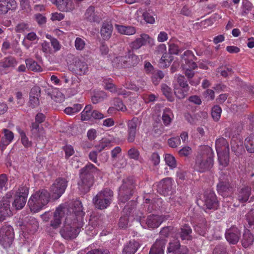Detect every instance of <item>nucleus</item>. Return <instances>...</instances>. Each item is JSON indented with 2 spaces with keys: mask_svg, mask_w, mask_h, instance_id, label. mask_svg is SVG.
<instances>
[{
  "mask_svg": "<svg viewBox=\"0 0 254 254\" xmlns=\"http://www.w3.org/2000/svg\"><path fill=\"white\" fill-rule=\"evenodd\" d=\"M28 194V188L21 186L8 192L0 202V221L4 220L11 215L10 202L14 195L12 207L15 209H22L25 205Z\"/></svg>",
  "mask_w": 254,
  "mask_h": 254,
  "instance_id": "nucleus-1",
  "label": "nucleus"
},
{
  "mask_svg": "<svg viewBox=\"0 0 254 254\" xmlns=\"http://www.w3.org/2000/svg\"><path fill=\"white\" fill-rule=\"evenodd\" d=\"M74 208L71 212L64 205H60L56 210L54 214V222H79L84 215L81 202L76 200L74 202Z\"/></svg>",
  "mask_w": 254,
  "mask_h": 254,
  "instance_id": "nucleus-2",
  "label": "nucleus"
},
{
  "mask_svg": "<svg viewBox=\"0 0 254 254\" xmlns=\"http://www.w3.org/2000/svg\"><path fill=\"white\" fill-rule=\"evenodd\" d=\"M50 194L48 190H41L32 194L28 201L31 212L36 213L42 210L49 202Z\"/></svg>",
  "mask_w": 254,
  "mask_h": 254,
  "instance_id": "nucleus-3",
  "label": "nucleus"
},
{
  "mask_svg": "<svg viewBox=\"0 0 254 254\" xmlns=\"http://www.w3.org/2000/svg\"><path fill=\"white\" fill-rule=\"evenodd\" d=\"M99 171L93 164H88L80 170V180L78 182V188L82 192L89 191L93 184L92 173Z\"/></svg>",
  "mask_w": 254,
  "mask_h": 254,
  "instance_id": "nucleus-4",
  "label": "nucleus"
},
{
  "mask_svg": "<svg viewBox=\"0 0 254 254\" xmlns=\"http://www.w3.org/2000/svg\"><path fill=\"white\" fill-rule=\"evenodd\" d=\"M113 198V192L109 189L99 191L93 198V202L96 208L99 209L107 208L111 203Z\"/></svg>",
  "mask_w": 254,
  "mask_h": 254,
  "instance_id": "nucleus-5",
  "label": "nucleus"
},
{
  "mask_svg": "<svg viewBox=\"0 0 254 254\" xmlns=\"http://www.w3.org/2000/svg\"><path fill=\"white\" fill-rule=\"evenodd\" d=\"M81 224V223H64L60 231L61 236L67 240L76 237L82 227Z\"/></svg>",
  "mask_w": 254,
  "mask_h": 254,
  "instance_id": "nucleus-6",
  "label": "nucleus"
},
{
  "mask_svg": "<svg viewBox=\"0 0 254 254\" xmlns=\"http://www.w3.org/2000/svg\"><path fill=\"white\" fill-rule=\"evenodd\" d=\"M134 188L133 182L132 179L127 178L124 180L122 185L119 190L120 200L125 202L132 195Z\"/></svg>",
  "mask_w": 254,
  "mask_h": 254,
  "instance_id": "nucleus-7",
  "label": "nucleus"
},
{
  "mask_svg": "<svg viewBox=\"0 0 254 254\" xmlns=\"http://www.w3.org/2000/svg\"><path fill=\"white\" fill-rule=\"evenodd\" d=\"M67 185V181L64 178L56 180L50 188V195L53 199H59L64 192Z\"/></svg>",
  "mask_w": 254,
  "mask_h": 254,
  "instance_id": "nucleus-8",
  "label": "nucleus"
},
{
  "mask_svg": "<svg viewBox=\"0 0 254 254\" xmlns=\"http://www.w3.org/2000/svg\"><path fill=\"white\" fill-rule=\"evenodd\" d=\"M13 239V229L11 226L4 225L0 229V244L4 248L10 247Z\"/></svg>",
  "mask_w": 254,
  "mask_h": 254,
  "instance_id": "nucleus-9",
  "label": "nucleus"
},
{
  "mask_svg": "<svg viewBox=\"0 0 254 254\" xmlns=\"http://www.w3.org/2000/svg\"><path fill=\"white\" fill-rule=\"evenodd\" d=\"M213 165V160L211 156L199 155L196 160V167L200 172H204L210 169Z\"/></svg>",
  "mask_w": 254,
  "mask_h": 254,
  "instance_id": "nucleus-10",
  "label": "nucleus"
},
{
  "mask_svg": "<svg viewBox=\"0 0 254 254\" xmlns=\"http://www.w3.org/2000/svg\"><path fill=\"white\" fill-rule=\"evenodd\" d=\"M154 39L146 34H141L140 37L136 38L131 43V47L132 49H139L142 46L154 45Z\"/></svg>",
  "mask_w": 254,
  "mask_h": 254,
  "instance_id": "nucleus-11",
  "label": "nucleus"
},
{
  "mask_svg": "<svg viewBox=\"0 0 254 254\" xmlns=\"http://www.w3.org/2000/svg\"><path fill=\"white\" fill-rule=\"evenodd\" d=\"M181 58L182 66L183 65H188L192 69H196L197 67V64L194 62L196 58L191 51L187 50L185 51L181 55Z\"/></svg>",
  "mask_w": 254,
  "mask_h": 254,
  "instance_id": "nucleus-12",
  "label": "nucleus"
},
{
  "mask_svg": "<svg viewBox=\"0 0 254 254\" xmlns=\"http://www.w3.org/2000/svg\"><path fill=\"white\" fill-rule=\"evenodd\" d=\"M173 180L170 178H166L159 183L158 191L163 195H167L173 190Z\"/></svg>",
  "mask_w": 254,
  "mask_h": 254,
  "instance_id": "nucleus-13",
  "label": "nucleus"
},
{
  "mask_svg": "<svg viewBox=\"0 0 254 254\" xmlns=\"http://www.w3.org/2000/svg\"><path fill=\"white\" fill-rule=\"evenodd\" d=\"M103 85L105 88L110 92L123 95L124 97L128 96L130 94V92H127L125 89L117 88L110 78L105 79L103 81Z\"/></svg>",
  "mask_w": 254,
  "mask_h": 254,
  "instance_id": "nucleus-14",
  "label": "nucleus"
},
{
  "mask_svg": "<svg viewBox=\"0 0 254 254\" xmlns=\"http://www.w3.org/2000/svg\"><path fill=\"white\" fill-rule=\"evenodd\" d=\"M203 201L207 208L215 209L218 206V201L213 191H207L204 194Z\"/></svg>",
  "mask_w": 254,
  "mask_h": 254,
  "instance_id": "nucleus-15",
  "label": "nucleus"
},
{
  "mask_svg": "<svg viewBox=\"0 0 254 254\" xmlns=\"http://www.w3.org/2000/svg\"><path fill=\"white\" fill-rule=\"evenodd\" d=\"M240 232L236 227L232 226L227 229L225 233V238L227 241L231 244H237L240 239Z\"/></svg>",
  "mask_w": 254,
  "mask_h": 254,
  "instance_id": "nucleus-16",
  "label": "nucleus"
},
{
  "mask_svg": "<svg viewBox=\"0 0 254 254\" xmlns=\"http://www.w3.org/2000/svg\"><path fill=\"white\" fill-rule=\"evenodd\" d=\"M3 135L1 137L0 141V149L3 151L6 147L13 141L14 133L10 130L3 128L2 130Z\"/></svg>",
  "mask_w": 254,
  "mask_h": 254,
  "instance_id": "nucleus-17",
  "label": "nucleus"
},
{
  "mask_svg": "<svg viewBox=\"0 0 254 254\" xmlns=\"http://www.w3.org/2000/svg\"><path fill=\"white\" fill-rule=\"evenodd\" d=\"M53 3L62 11L70 12L74 8L72 0H54Z\"/></svg>",
  "mask_w": 254,
  "mask_h": 254,
  "instance_id": "nucleus-18",
  "label": "nucleus"
},
{
  "mask_svg": "<svg viewBox=\"0 0 254 254\" xmlns=\"http://www.w3.org/2000/svg\"><path fill=\"white\" fill-rule=\"evenodd\" d=\"M72 70L80 75L85 74L88 70V65L83 60L77 59L74 63Z\"/></svg>",
  "mask_w": 254,
  "mask_h": 254,
  "instance_id": "nucleus-19",
  "label": "nucleus"
},
{
  "mask_svg": "<svg viewBox=\"0 0 254 254\" xmlns=\"http://www.w3.org/2000/svg\"><path fill=\"white\" fill-rule=\"evenodd\" d=\"M85 18L90 22H99L101 20L99 12L95 10V7L89 6L86 10Z\"/></svg>",
  "mask_w": 254,
  "mask_h": 254,
  "instance_id": "nucleus-20",
  "label": "nucleus"
},
{
  "mask_svg": "<svg viewBox=\"0 0 254 254\" xmlns=\"http://www.w3.org/2000/svg\"><path fill=\"white\" fill-rule=\"evenodd\" d=\"M40 89L38 86L33 87L30 93L29 104L32 108H35L39 106Z\"/></svg>",
  "mask_w": 254,
  "mask_h": 254,
  "instance_id": "nucleus-21",
  "label": "nucleus"
},
{
  "mask_svg": "<svg viewBox=\"0 0 254 254\" xmlns=\"http://www.w3.org/2000/svg\"><path fill=\"white\" fill-rule=\"evenodd\" d=\"M218 193L223 197H227L231 194L233 188L228 182H220L217 186Z\"/></svg>",
  "mask_w": 254,
  "mask_h": 254,
  "instance_id": "nucleus-22",
  "label": "nucleus"
},
{
  "mask_svg": "<svg viewBox=\"0 0 254 254\" xmlns=\"http://www.w3.org/2000/svg\"><path fill=\"white\" fill-rule=\"evenodd\" d=\"M16 6L15 0H0V13L6 14L9 10L15 9Z\"/></svg>",
  "mask_w": 254,
  "mask_h": 254,
  "instance_id": "nucleus-23",
  "label": "nucleus"
},
{
  "mask_svg": "<svg viewBox=\"0 0 254 254\" xmlns=\"http://www.w3.org/2000/svg\"><path fill=\"white\" fill-rule=\"evenodd\" d=\"M113 29V26L110 22H104L103 23L100 33L103 40H108L111 38Z\"/></svg>",
  "mask_w": 254,
  "mask_h": 254,
  "instance_id": "nucleus-24",
  "label": "nucleus"
},
{
  "mask_svg": "<svg viewBox=\"0 0 254 254\" xmlns=\"http://www.w3.org/2000/svg\"><path fill=\"white\" fill-rule=\"evenodd\" d=\"M251 194V188L250 187H244L238 190L237 199L242 203L246 202L249 199Z\"/></svg>",
  "mask_w": 254,
  "mask_h": 254,
  "instance_id": "nucleus-25",
  "label": "nucleus"
},
{
  "mask_svg": "<svg viewBox=\"0 0 254 254\" xmlns=\"http://www.w3.org/2000/svg\"><path fill=\"white\" fill-rule=\"evenodd\" d=\"M111 61L114 67L117 68L127 67V55L114 57L111 59Z\"/></svg>",
  "mask_w": 254,
  "mask_h": 254,
  "instance_id": "nucleus-26",
  "label": "nucleus"
},
{
  "mask_svg": "<svg viewBox=\"0 0 254 254\" xmlns=\"http://www.w3.org/2000/svg\"><path fill=\"white\" fill-rule=\"evenodd\" d=\"M165 242L164 240H157L150 249L149 254H164Z\"/></svg>",
  "mask_w": 254,
  "mask_h": 254,
  "instance_id": "nucleus-27",
  "label": "nucleus"
},
{
  "mask_svg": "<svg viewBox=\"0 0 254 254\" xmlns=\"http://www.w3.org/2000/svg\"><path fill=\"white\" fill-rule=\"evenodd\" d=\"M215 148L217 153L229 151V144L227 140L223 138H219L215 142Z\"/></svg>",
  "mask_w": 254,
  "mask_h": 254,
  "instance_id": "nucleus-28",
  "label": "nucleus"
},
{
  "mask_svg": "<svg viewBox=\"0 0 254 254\" xmlns=\"http://www.w3.org/2000/svg\"><path fill=\"white\" fill-rule=\"evenodd\" d=\"M140 247V244L135 241H130L124 248L123 254H134Z\"/></svg>",
  "mask_w": 254,
  "mask_h": 254,
  "instance_id": "nucleus-29",
  "label": "nucleus"
},
{
  "mask_svg": "<svg viewBox=\"0 0 254 254\" xmlns=\"http://www.w3.org/2000/svg\"><path fill=\"white\" fill-rule=\"evenodd\" d=\"M115 27L118 32L121 34L132 35L136 33V29L133 26L116 24Z\"/></svg>",
  "mask_w": 254,
  "mask_h": 254,
  "instance_id": "nucleus-30",
  "label": "nucleus"
},
{
  "mask_svg": "<svg viewBox=\"0 0 254 254\" xmlns=\"http://www.w3.org/2000/svg\"><path fill=\"white\" fill-rule=\"evenodd\" d=\"M17 64V61L16 59L9 56L4 58L0 62V67L3 68L14 67Z\"/></svg>",
  "mask_w": 254,
  "mask_h": 254,
  "instance_id": "nucleus-31",
  "label": "nucleus"
},
{
  "mask_svg": "<svg viewBox=\"0 0 254 254\" xmlns=\"http://www.w3.org/2000/svg\"><path fill=\"white\" fill-rule=\"evenodd\" d=\"M249 13L254 15V7L249 1L243 0L241 6V15L245 16Z\"/></svg>",
  "mask_w": 254,
  "mask_h": 254,
  "instance_id": "nucleus-32",
  "label": "nucleus"
},
{
  "mask_svg": "<svg viewBox=\"0 0 254 254\" xmlns=\"http://www.w3.org/2000/svg\"><path fill=\"white\" fill-rule=\"evenodd\" d=\"M174 118V115L172 110L168 108L163 110L162 119L165 126H168L170 125Z\"/></svg>",
  "mask_w": 254,
  "mask_h": 254,
  "instance_id": "nucleus-33",
  "label": "nucleus"
},
{
  "mask_svg": "<svg viewBox=\"0 0 254 254\" xmlns=\"http://www.w3.org/2000/svg\"><path fill=\"white\" fill-rule=\"evenodd\" d=\"M219 165L221 169L228 166L229 162V151L217 153Z\"/></svg>",
  "mask_w": 254,
  "mask_h": 254,
  "instance_id": "nucleus-34",
  "label": "nucleus"
},
{
  "mask_svg": "<svg viewBox=\"0 0 254 254\" xmlns=\"http://www.w3.org/2000/svg\"><path fill=\"white\" fill-rule=\"evenodd\" d=\"M174 94L177 98L181 99L184 98L187 95L189 87L184 88L179 86L178 84L174 83Z\"/></svg>",
  "mask_w": 254,
  "mask_h": 254,
  "instance_id": "nucleus-35",
  "label": "nucleus"
},
{
  "mask_svg": "<svg viewBox=\"0 0 254 254\" xmlns=\"http://www.w3.org/2000/svg\"><path fill=\"white\" fill-rule=\"evenodd\" d=\"M254 239V236L250 231L248 229L245 230L242 240L243 246L245 248H247L251 246L253 243Z\"/></svg>",
  "mask_w": 254,
  "mask_h": 254,
  "instance_id": "nucleus-36",
  "label": "nucleus"
},
{
  "mask_svg": "<svg viewBox=\"0 0 254 254\" xmlns=\"http://www.w3.org/2000/svg\"><path fill=\"white\" fill-rule=\"evenodd\" d=\"M26 67L29 70L34 71L40 72L42 69L40 65L37 62L31 59H26L25 60Z\"/></svg>",
  "mask_w": 254,
  "mask_h": 254,
  "instance_id": "nucleus-37",
  "label": "nucleus"
},
{
  "mask_svg": "<svg viewBox=\"0 0 254 254\" xmlns=\"http://www.w3.org/2000/svg\"><path fill=\"white\" fill-rule=\"evenodd\" d=\"M177 40L171 39L168 43L169 51L171 55H178L180 52V49L179 47Z\"/></svg>",
  "mask_w": 254,
  "mask_h": 254,
  "instance_id": "nucleus-38",
  "label": "nucleus"
},
{
  "mask_svg": "<svg viewBox=\"0 0 254 254\" xmlns=\"http://www.w3.org/2000/svg\"><path fill=\"white\" fill-rule=\"evenodd\" d=\"M191 229L190 226L185 224L181 229L180 232V237L183 240H189L191 239L190 234Z\"/></svg>",
  "mask_w": 254,
  "mask_h": 254,
  "instance_id": "nucleus-39",
  "label": "nucleus"
},
{
  "mask_svg": "<svg viewBox=\"0 0 254 254\" xmlns=\"http://www.w3.org/2000/svg\"><path fill=\"white\" fill-rule=\"evenodd\" d=\"M51 98L57 102H62L64 101V96L58 88H54L50 93Z\"/></svg>",
  "mask_w": 254,
  "mask_h": 254,
  "instance_id": "nucleus-40",
  "label": "nucleus"
},
{
  "mask_svg": "<svg viewBox=\"0 0 254 254\" xmlns=\"http://www.w3.org/2000/svg\"><path fill=\"white\" fill-rule=\"evenodd\" d=\"M172 60L173 57L171 55L165 53L160 60V65L161 67H168L170 65Z\"/></svg>",
  "mask_w": 254,
  "mask_h": 254,
  "instance_id": "nucleus-41",
  "label": "nucleus"
},
{
  "mask_svg": "<svg viewBox=\"0 0 254 254\" xmlns=\"http://www.w3.org/2000/svg\"><path fill=\"white\" fill-rule=\"evenodd\" d=\"M245 145L248 151L254 152V135H251L245 139Z\"/></svg>",
  "mask_w": 254,
  "mask_h": 254,
  "instance_id": "nucleus-42",
  "label": "nucleus"
},
{
  "mask_svg": "<svg viewBox=\"0 0 254 254\" xmlns=\"http://www.w3.org/2000/svg\"><path fill=\"white\" fill-rule=\"evenodd\" d=\"M92 106L88 105L85 106L83 111L81 112V120L87 121L92 118Z\"/></svg>",
  "mask_w": 254,
  "mask_h": 254,
  "instance_id": "nucleus-43",
  "label": "nucleus"
},
{
  "mask_svg": "<svg viewBox=\"0 0 254 254\" xmlns=\"http://www.w3.org/2000/svg\"><path fill=\"white\" fill-rule=\"evenodd\" d=\"M82 108V105L80 104H76L72 107H68L64 109V113L68 115H72L79 112Z\"/></svg>",
  "mask_w": 254,
  "mask_h": 254,
  "instance_id": "nucleus-44",
  "label": "nucleus"
},
{
  "mask_svg": "<svg viewBox=\"0 0 254 254\" xmlns=\"http://www.w3.org/2000/svg\"><path fill=\"white\" fill-rule=\"evenodd\" d=\"M18 133H19L20 137L21 138V143L25 147H29L32 146V142L29 140L27 137L25 132L20 129L18 130Z\"/></svg>",
  "mask_w": 254,
  "mask_h": 254,
  "instance_id": "nucleus-45",
  "label": "nucleus"
},
{
  "mask_svg": "<svg viewBox=\"0 0 254 254\" xmlns=\"http://www.w3.org/2000/svg\"><path fill=\"white\" fill-rule=\"evenodd\" d=\"M181 247L179 241L176 240L174 242H170L169 246L168 247V252L174 254L175 252H178Z\"/></svg>",
  "mask_w": 254,
  "mask_h": 254,
  "instance_id": "nucleus-46",
  "label": "nucleus"
},
{
  "mask_svg": "<svg viewBox=\"0 0 254 254\" xmlns=\"http://www.w3.org/2000/svg\"><path fill=\"white\" fill-rule=\"evenodd\" d=\"M139 58L137 56L132 53H129L127 56V67L137 64L139 63Z\"/></svg>",
  "mask_w": 254,
  "mask_h": 254,
  "instance_id": "nucleus-47",
  "label": "nucleus"
},
{
  "mask_svg": "<svg viewBox=\"0 0 254 254\" xmlns=\"http://www.w3.org/2000/svg\"><path fill=\"white\" fill-rule=\"evenodd\" d=\"M39 124L36 122L33 123L31 125V130L33 133H36L37 137L43 136L44 134V131L42 127H39Z\"/></svg>",
  "mask_w": 254,
  "mask_h": 254,
  "instance_id": "nucleus-48",
  "label": "nucleus"
},
{
  "mask_svg": "<svg viewBox=\"0 0 254 254\" xmlns=\"http://www.w3.org/2000/svg\"><path fill=\"white\" fill-rule=\"evenodd\" d=\"M164 159L166 164L171 169H173L176 167V161L173 156L170 154H166L165 155Z\"/></svg>",
  "mask_w": 254,
  "mask_h": 254,
  "instance_id": "nucleus-49",
  "label": "nucleus"
},
{
  "mask_svg": "<svg viewBox=\"0 0 254 254\" xmlns=\"http://www.w3.org/2000/svg\"><path fill=\"white\" fill-rule=\"evenodd\" d=\"M161 90L163 94L167 98L169 101H173L174 100V97L173 96L171 89L167 85L163 84L162 85Z\"/></svg>",
  "mask_w": 254,
  "mask_h": 254,
  "instance_id": "nucleus-50",
  "label": "nucleus"
},
{
  "mask_svg": "<svg viewBox=\"0 0 254 254\" xmlns=\"http://www.w3.org/2000/svg\"><path fill=\"white\" fill-rule=\"evenodd\" d=\"M175 80L177 81V83H175L176 84H178L179 86L187 88L189 87L188 84L187 83V81L185 79V78L184 76L182 75H177L175 77Z\"/></svg>",
  "mask_w": 254,
  "mask_h": 254,
  "instance_id": "nucleus-51",
  "label": "nucleus"
},
{
  "mask_svg": "<svg viewBox=\"0 0 254 254\" xmlns=\"http://www.w3.org/2000/svg\"><path fill=\"white\" fill-rule=\"evenodd\" d=\"M86 45V43L84 39L80 37H77L75 39L74 42V46L77 50H83Z\"/></svg>",
  "mask_w": 254,
  "mask_h": 254,
  "instance_id": "nucleus-52",
  "label": "nucleus"
},
{
  "mask_svg": "<svg viewBox=\"0 0 254 254\" xmlns=\"http://www.w3.org/2000/svg\"><path fill=\"white\" fill-rule=\"evenodd\" d=\"M139 125V121L137 118H134L127 123V130L136 131Z\"/></svg>",
  "mask_w": 254,
  "mask_h": 254,
  "instance_id": "nucleus-53",
  "label": "nucleus"
},
{
  "mask_svg": "<svg viewBox=\"0 0 254 254\" xmlns=\"http://www.w3.org/2000/svg\"><path fill=\"white\" fill-rule=\"evenodd\" d=\"M7 178L6 175L1 174L0 175V191L7 190Z\"/></svg>",
  "mask_w": 254,
  "mask_h": 254,
  "instance_id": "nucleus-54",
  "label": "nucleus"
},
{
  "mask_svg": "<svg viewBox=\"0 0 254 254\" xmlns=\"http://www.w3.org/2000/svg\"><path fill=\"white\" fill-rule=\"evenodd\" d=\"M222 110L221 108L218 106H215L212 109V117L213 119L217 121L219 120Z\"/></svg>",
  "mask_w": 254,
  "mask_h": 254,
  "instance_id": "nucleus-55",
  "label": "nucleus"
},
{
  "mask_svg": "<svg viewBox=\"0 0 254 254\" xmlns=\"http://www.w3.org/2000/svg\"><path fill=\"white\" fill-rule=\"evenodd\" d=\"M168 144L172 148H176L181 144V140L179 137H172L168 140Z\"/></svg>",
  "mask_w": 254,
  "mask_h": 254,
  "instance_id": "nucleus-56",
  "label": "nucleus"
},
{
  "mask_svg": "<svg viewBox=\"0 0 254 254\" xmlns=\"http://www.w3.org/2000/svg\"><path fill=\"white\" fill-rule=\"evenodd\" d=\"M195 231L198 233L200 235L204 236L206 232L205 223H196L194 226Z\"/></svg>",
  "mask_w": 254,
  "mask_h": 254,
  "instance_id": "nucleus-57",
  "label": "nucleus"
},
{
  "mask_svg": "<svg viewBox=\"0 0 254 254\" xmlns=\"http://www.w3.org/2000/svg\"><path fill=\"white\" fill-rule=\"evenodd\" d=\"M128 157L130 159L137 160L139 159V152L135 148H131L128 151L127 153Z\"/></svg>",
  "mask_w": 254,
  "mask_h": 254,
  "instance_id": "nucleus-58",
  "label": "nucleus"
},
{
  "mask_svg": "<svg viewBox=\"0 0 254 254\" xmlns=\"http://www.w3.org/2000/svg\"><path fill=\"white\" fill-rule=\"evenodd\" d=\"M182 67L184 71V72L185 75L189 79L192 78L193 77L194 75V72L193 71V69L189 67L188 65L186 66L183 65Z\"/></svg>",
  "mask_w": 254,
  "mask_h": 254,
  "instance_id": "nucleus-59",
  "label": "nucleus"
},
{
  "mask_svg": "<svg viewBox=\"0 0 254 254\" xmlns=\"http://www.w3.org/2000/svg\"><path fill=\"white\" fill-rule=\"evenodd\" d=\"M64 18V15L61 12H53L51 14L50 19L54 21H60L63 20Z\"/></svg>",
  "mask_w": 254,
  "mask_h": 254,
  "instance_id": "nucleus-60",
  "label": "nucleus"
},
{
  "mask_svg": "<svg viewBox=\"0 0 254 254\" xmlns=\"http://www.w3.org/2000/svg\"><path fill=\"white\" fill-rule=\"evenodd\" d=\"M114 105L118 111L124 112L126 111V107L124 105L121 100L118 98L114 99Z\"/></svg>",
  "mask_w": 254,
  "mask_h": 254,
  "instance_id": "nucleus-61",
  "label": "nucleus"
},
{
  "mask_svg": "<svg viewBox=\"0 0 254 254\" xmlns=\"http://www.w3.org/2000/svg\"><path fill=\"white\" fill-rule=\"evenodd\" d=\"M64 150L65 152V157L66 159L68 158L74 153L73 147L70 145H66L64 146Z\"/></svg>",
  "mask_w": 254,
  "mask_h": 254,
  "instance_id": "nucleus-62",
  "label": "nucleus"
},
{
  "mask_svg": "<svg viewBox=\"0 0 254 254\" xmlns=\"http://www.w3.org/2000/svg\"><path fill=\"white\" fill-rule=\"evenodd\" d=\"M191 149L189 146H185L179 151V154L181 157L188 156L191 154Z\"/></svg>",
  "mask_w": 254,
  "mask_h": 254,
  "instance_id": "nucleus-63",
  "label": "nucleus"
},
{
  "mask_svg": "<svg viewBox=\"0 0 254 254\" xmlns=\"http://www.w3.org/2000/svg\"><path fill=\"white\" fill-rule=\"evenodd\" d=\"M163 77L164 74L163 72L160 70H158L156 73H154L152 76V81L155 84H157L158 81L162 79Z\"/></svg>",
  "mask_w": 254,
  "mask_h": 254,
  "instance_id": "nucleus-64",
  "label": "nucleus"
}]
</instances>
